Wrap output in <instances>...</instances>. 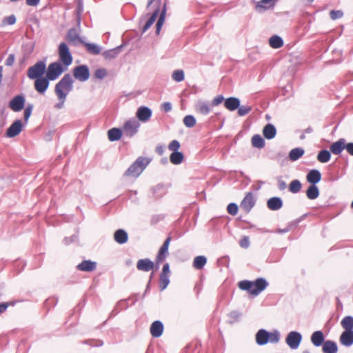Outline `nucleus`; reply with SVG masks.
Instances as JSON below:
<instances>
[{"label": "nucleus", "instance_id": "obj_1", "mask_svg": "<svg viewBox=\"0 0 353 353\" xmlns=\"http://www.w3.org/2000/svg\"><path fill=\"white\" fill-rule=\"evenodd\" d=\"M72 88V79L69 74L65 75L56 85L54 92L59 100L54 107L61 109L63 107L66 97Z\"/></svg>", "mask_w": 353, "mask_h": 353}, {"label": "nucleus", "instance_id": "obj_2", "mask_svg": "<svg viewBox=\"0 0 353 353\" xmlns=\"http://www.w3.org/2000/svg\"><path fill=\"white\" fill-rule=\"evenodd\" d=\"M239 286L242 290H248L251 294L257 295L266 288L267 282L263 279H259L254 282L243 281L239 283Z\"/></svg>", "mask_w": 353, "mask_h": 353}, {"label": "nucleus", "instance_id": "obj_3", "mask_svg": "<svg viewBox=\"0 0 353 353\" xmlns=\"http://www.w3.org/2000/svg\"><path fill=\"white\" fill-rule=\"evenodd\" d=\"M280 339V334L278 331L268 332L265 330H260L256 335V341L259 345H265L268 342L277 343Z\"/></svg>", "mask_w": 353, "mask_h": 353}, {"label": "nucleus", "instance_id": "obj_4", "mask_svg": "<svg viewBox=\"0 0 353 353\" xmlns=\"http://www.w3.org/2000/svg\"><path fill=\"white\" fill-rule=\"evenodd\" d=\"M149 163L150 160L148 159L139 157L128 168L125 174L128 176L137 177L142 173Z\"/></svg>", "mask_w": 353, "mask_h": 353}, {"label": "nucleus", "instance_id": "obj_5", "mask_svg": "<svg viewBox=\"0 0 353 353\" xmlns=\"http://www.w3.org/2000/svg\"><path fill=\"white\" fill-rule=\"evenodd\" d=\"M64 71L63 68L60 63L55 62L51 63L46 72V77L50 81H54L57 79Z\"/></svg>", "mask_w": 353, "mask_h": 353}, {"label": "nucleus", "instance_id": "obj_6", "mask_svg": "<svg viewBox=\"0 0 353 353\" xmlns=\"http://www.w3.org/2000/svg\"><path fill=\"white\" fill-rule=\"evenodd\" d=\"M45 70L46 64L43 61H39L28 69V76L32 79L41 78V76L43 74Z\"/></svg>", "mask_w": 353, "mask_h": 353}, {"label": "nucleus", "instance_id": "obj_7", "mask_svg": "<svg viewBox=\"0 0 353 353\" xmlns=\"http://www.w3.org/2000/svg\"><path fill=\"white\" fill-rule=\"evenodd\" d=\"M25 125H26V124L23 122H22L21 120H16L7 129L6 133V136L9 138H12V137L17 136L22 131L23 128Z\"/></svg>", "mask_w": 353, "mask_h": 353}, {"label": "nucleus", "instance_id": "obj_8", "mask_svg": "<svg viewBox=\"0 0 353 353\" xmlns=\"http://www.w3.org/2000/svg\"><path fill=\"white\" fill-rule=\"evenodd\" d=\"M59 54L61 61L66 66L71 64L72 58L70 53L69 48L65 43H61L59 48Z\"/></svg>", "mask_w": 353, "mask_h": 353}, {"label": "nucleus", "instance_id": "obj_9", "mask_svg": "<svg viewBox=\"0 0 353 353\" xmlns=\"http://www.w3.org/2000/svg\"><path fill=\"white\" fill-rule=\"evenodd\" d=\"M301 335L299 332H291L286 338V343L292 349H296L301 341Z\"/></svg>", "mask_w": 353, "mask_h": 353}, {"label": "nucleus", "instance_id": "obj_10", "mask_svg": "<svg viewBox=\"0 0 353 353\" xmlns=\"http://www.w3.org/2000/svg\"><path fill=\"white\" fill-rule=\"evenodd\" d=\"M139 127V123L136 119H130L125 123L123 131L126 134L132 136L137 132Z\"/></svg>", "mask_w": 353, "mask_h": 353}, {"label": "nucleus", "instance_id": "obj_11", "mask_svg": "<svg viewBox=\"0 0 353 353\" xmlns=\"http://www.w3.org/2000/svg\"><path fill=\"white\" fill-rule=\"evenodd\" d=\"M74 76L77 79L85 81L90 77L89 70L85 65L77 67L74 70Z\"/></svg>", "mask_w": 353, "mask_h": 353}, {"label": "nucleus", "instance_id": "obj_12", "mask_svg": "<svg viewBox=\"0 0 353 353\" xmlns=\"http://www.w3.org/2000/svg\"><path fill=\"white\" fill-rule=\"evenodd\" d=\"M25 104V98L21 95L14 97L9 103V107L14 112L21 110Z\"/></svg>", "mask_w": 353, "mask_h": 353}, {"label": "nucleus", "instance_id": "obj_13", "mask_svg": "<svg viewBox=\"0 0 353 353\" xmlns=\"http://www.w3.org/2000/svg\"><path fill=\"white\" fill-rule=\"evenodd\" d=\"M276 1L277 0H261L256 3L255 9L258 12H263L272 8Z\"/></svg>", "mask_w": 353, "mask_h": 353}, {"label": "nucleus", "instance_id": "obj_14", "mask_svg": "<svg viewBox=\"0 0 353 353\" xmlns=\"http://www.w3.org/2000/svg\"><path fill=\"white\" fill-rule=\"evenodd\" d=\"M254 205V199L252 193H248L242 202L241 208L245 212H249Z\"/></svg>", "mask_w": 353, "mask_h": 353}, {"label": "nucleus", "instance_id": "obj_15", "mask_svg": "<svg viewBox=\"0 0 353 353\" xmlns=\"http://www.w3.org/2000/svg\"><path fill=\"white\" fill-rule=\"evenodd\" d=\"M49 81L48 78H37L34 82L36 90L39 93H43L49 86Z\"/></svg>", "mask_w": 353, "mask_h": 353}, {"label": "nucleus", "instance_id": "obj_16", "mask_svg": "<svg viewBox=\"0 0 353 353\" xmlns=\"http://www.w3.org/2000/svg\"><path fill=\"white\" fill-rule=\"evenodd\" d=\"M170 237H168L164 242L163 245L161 246L159 251V254L157 257V263L162 262L167 256L168 252V247L170 242Z\"/></svg>", "mask_w": 353, "mask_h": 353}, {"label": "nucleus", "instance_id": "obj_17", "mask_svg": "<svg viewBox=\"0 0 353 353\" xmlns=\"http://www.w3.org/2000/svg\"><path fill=\"white\" fill-rule=\"evenodd\" d=\"M240 105V100L236 97H230L225 100L224 105L230 111L236 110Z\"/></svg>", "mask_w": 353, "mask_h": 353}, {"label": "nucleus", "instance_id": "obj_18", "mask_svg": "<svg viewBox=\"0 0 353 353\" xmlns=\"http://www.w3.org/2000/svg\"><path fill=\"white\" fill-rule=\"evenodd\" d=\"M151 114V110L146 107H141L137 112V117L141 121H148L150 118Z\"/></svg>", "mask_w": 353, "mask_h": 353}, {"label": "nucleus", "instance_id": "obj_19", "mask_svg": "<svg viewBox=\"0 0 353 353\" xmlns=\"http://www.w3.org/2000/svg\"><path fill=\"white\" fill-rule=\"evenodd\" d=\"M340 342L345 346L353 344V332L344 331L340 336Z\"/></svg>", "mask_w": 353, "mask_h": 353}, {"label": "nucleus", "instance_id": "obj_20", "mask_svg": "<svg viewBox=\"0 0 353 353\" xmlns=\"http://www.w3.org/2000/svg\"><path fill=\"white\" fill-rule=\"evenodd\" d=\"M137 268L142 271H149L154 268V263L150 259H141L137 262Z\"/></svg>", "mask_w": 353, "mask_h": 353}, {"label": "nucleus", "instance_id": "obj_21", "mask_svg": "<svg viewBox=\"0 0 353 353\" xmlns=\"http://www.w3.org/2000/svg\"><path fill=\"white\" fill-rule=\"evenodd\" d=\"M163 330V324L160 321H157L152 324L150 332L154 337H159L162 334Z\"/></svg>", "mask_w": 353, "mask_h": 353}, {"label": "nucleus", "instance_id": "obj_22", "mask_svg": "<svg viewBox=\"0 0 353 353\" xmlns=\"http://www.w3.org/2000/svg\"><path fill=\"white\" fill-rule=\"evenodd\" d=\"M345 147V141L343 139L333 143L330 146L331 152L334 154H340Z\"/></svg>", "mask_w": 353, "mask_h": 353}, {"label": "nucleus", "instance_id": "obj_23", "mask_svg": "<svg viewBox=\"0 0 353 353\" xmlns=\"http://www.w3.org/2000/svg\"><path fill=\"white\" fill-rule=\"evenodd\" d=\"M341 325L345 331L353 332V317L351 316H347L344 317Z\"/></svg>", "mask_w": 353, "mask_h": 353}, {"label": "nucleus", "instance_id": "obj_24", "mask_svg": "<svg viewBox=\"0 0 353 353\" xmlns=\"http://www.w3.org/2000/svg\"><path fill=\"white\" fill-rule=\"evenodd\" d=\"M337 350V345L333 341H327L323 345V352L324 353H336Z\"/></svg>", "mask_w": 353, "mask_h": 353}, {"label": "nucleus", "instance_id": "obj_25", "mask_svg": "<svg viewBox=\"0 0 353 353\" xmlns=\"http://www.w3.org/2000/svg\"><path fill=\"white\" fill-rule=\"evenodd\" d=\"M324 340V336L321 331L314 332L311 336V341L315 346H320Z\"/></svg>", "mask_w": 353, "mask_h": 353}, {"label": "nucleus", "instance_id": "obj_26", "mask_svg": "<svg viewBox=\"0 0 353 353\" xmlns=\"http://www.w3.org/2000/svg\"><path fill=\"white\" fill-rule=\"evenodd\" d=\"M67 38L70 42L74 45H77L82 42L80 37H79L77 31L74 29H71L69 30Z\"/></svg>", "mask_w": 353, "mask_h": 353}, {"label": "nucleus", "instance_id": "obj_27", "mask_svg": "<svg viewBox=\"0 0 353 353\" xmlns=\"http://www.w3.org/2000/svg\"><path fill=\"white\" fill-rule=\"evenodd\" d=\"M263 134L266 139H272L275 137L276 128L273 125L268 124L264 127Z\"/></svg>", "mask_w": 353, "mask_h": 353}, {"label": "nucleus", "instance_id": "obj_28", "mask_svg": "<svg viewBox=\"0 0 353 353\" xmlns=\"http://www.w3.org/2000/svg\"><path fill=\"white\" fill-rule=\"evenodd\" d=\"M321 176V173L318 170H314L308 173L307 179L310 183L314 184L320 181Z\"/></svg>", "mask_w": 353, "mask_h": 353}, {"label": "nucleus", "instance_id": "obj_29", "mask_svg": "<svg viewBox=\"0 0 353 353\" xmlns=\"http://www.w3.org/2000/svg\"><path fill=\"white\" fill-rule=\"evenodd\" d=\"M96 263L90 261H84L78 265V268L82 271L90 272L95 269Z\"/></svg>", "mask_w": 353, "mask_h": 353}, {"label": "nucleus", "instance_id": "obj_30", "mask_svg": "<svg viewBox=\"0 0 353 353\" xmlns=\"http://www.w3.org/2000/svg\"><path fill=\"white\" fill-rule=\"evenodd\" d=\"M114 237L119 243H124L128 241V234L123 230L116 231Z\"/></svg>", "mask_w": 353, "mask_h": 353}, {"label": "nucleus", "instance_id": "obj_31", "mask_svg": "<svg viewBox=\"0 0 353 353\" xmlns=\"http://www.w3.org/2000/svg\"><path fill=\"white\" fill-rule=\"evenodd\" d=\"M268 206L272 210H279L282 206V201L279 198H272L268 201Z\"/></svg>", "mask_w": 353, "mask_h": 353}, {"label": "nucleus", "instance_id": "obj_32", "mask_svg": "<svg viewBox=\"0 0 353 353\" xmlns=\"http://www.w3.org/2000/svg\"><path fill=\"white\" fill-rule=\"evenodd\" d=\"M269 43L273 48H279L283 45V41L280 37L275 35L270 39Z\"/></svg>", "mask_w": 353, "mask_h": 353}, {"label": "nucleus", "instance_id": "obj_33", "mask_svg": "<svg viewBox=\"0 0 353 353\" xmlns=\"http://www.w3.org/2000/svg\"><path fill=\"white\" fill-rule=\"evenodd\" d=\"M207 259L203 256H199L194 258L193 261V266L196 269H201L205 265Z\"/></svg>", "mask_w": 353, "mask_h": 353}, {"label": "nucleus", "instance_id": "obj_34", "mask_svg": "<svg viewBox=\"0 0 353 353\" xmlns=\"http://www.w3.org/2000/svg\"><path fill=\"white\" fill-rule=\"evenodd\" d=\"M108 135L110 141H117L121 138V131L118 128H112L108 131Z\"/></svg>", "mask_w": 353, "mask_h": 353}, {"label": "nucleus", "instance_id": "obj_35", "mask_svg": "<svg viewBox=\"0 0 353 353\" xmlns=\"http://www.w3.org/2000/svg\"><path fill=\"white\" fill-rule=\"evenodd\" d=\"M306 194L310 199L317 198L319 194L318 188L314 185H310L307 190Z\"/></svg>", "mask_w": 353, "mask_h": 353}, {"label": "nucleus", "instance_id": "obj_36", "mask_svg": "<svg viewBox=\"0 0 353 353\" xmlns=\"http://www.w3.org/2000/svg\"><path fill=\"white\" fill-rule=\"evenodd\" d=\"M170 161L173 164H179L181 163L183 160V155L180 152H174L171 154L170 155Z\"/></svg>", "mask_w": 353, "mask_h": 353}, {"label": "nucleus", "instance_id": "obj_37", "mask_svg": "<svg viewBox=\"0 0 353 353\" xmlns=\"http://www.w3.org/2000/svg\"><path fill=\"white\" fill-rule=\"evenodd\" d=\"M304 154V150L301 148H294L290 152L289 157L292 161H296Z\"/></svg>", "mask_w": 353, "mask_h": 353}, {"label": "nucleus", "instance_id": "obj_38", "mask_svg": "<svg viewBox=\"0 0 353 353\" xmlns=\"http://www.w3.org/2000/svg\"><path fill=\"white\" fill-rule=\"evenodd\" d=\"M165 14H166V9H165V6H164L163 9L161 11V13L159 18V20L157 23V34H159L161 30V27L165 21Z\"/></svg>", "mask_w": 353, "mask_h": 353}, {"label": "nucleus", "instance_id": "obj_39", "mask_svg": "<svg viewBox=\"0 0 353 353\" xmlns=\"http://www.w3.org/2000/svg\"><path fill=\"white\" fill-rule=\"evenodd\" d=\"M252 143L254 147L261 148L263 147L265 141L260 135H254L252 139Z\"/></svg>", "mask_w": 353, "mask_h": 353}, {"label": "nucleus", "instance_id": "obj_40", "mask_svg": "<svg viewBox=\"0 0 353 353\" xmlns=\"http://www.w3.org/2000/svg\"><path fill=\"white\" fill-rule=\"evenodd\" d=\"M159 8L156 9L152 16L150 17L148 21L146 22L145 25L143 27V31H146L150 26L154 23L157 19V17L159 14Z\"/></svg>", "mask_w": 353, "mask_h": 353}, {"label": "nucleus", "instance_id": "obj_41", "mask_svg": "<svg viewBox=\"0 0 353 353\" xmlns=\"http://www.w3.org/2000/svg\"><path fill=\"white\" fill-rule=\"evenodd\" d=\"M317 159L321 163H326L330 159V153L327 150H322L319 153Z\"/></svg>", "mask_w": 353, "mask_h": 353}, {"label": "nucleus", "instance_id": "obj_42", "mask_svg": "<svg viewBox=\"0 0 353 353\" xmlns=\"http://www.w3.org/2000/svg\"><path fill=\"white\" fill-rule=\"evenodd\" d=\"M196 110L199 112H200L201 114H207L210 111V108L209 105L206 103H204V102H199L196 105Z\"/></svg>", "mask_w": 353, "mask_h": 353}, {"label": "nucleus", "instance_id": "obj_43", "mask_svg": "<svg viewBox=\"0 0 353 353\" xmlns=\"http://www.w3.org/2000/svg\"><path fill=\"white\" fill-rule=\"evenodd\" d=\"M172 77L175 81H182L185 77L184 72L182 70H176L173 72Z\"/></svg>", "mask_w": 353, "mask_h": 353}, {"label": "nucleus", "instance_id": "obj_44", "mask_svg": "<svg viewBox=\"0 0 353 353\" xmlns=\"http://www.w3.org/2000/svg\"><path fill=\"white\" fill-rule=\"evenodd\" d=\"M168 274H163L160 275V288L161 290H165L168 285L170 281L168 279Z\"/></svg>", "mask_w": 353, "mask_h": 353}, {"label": "nucleus", "instance_id": "obj_45", "mask_svg": "<svg viewBox=\"0 0 353 353\" xmlns=\"http://www.w3.org/2000/svg\"><path fill=\"white\" fill-rule=\"evenodd\" d=\"M301 188V183L298 180H294L290 185V190L293 193L298 192Z\"/></svg>", "mask_w": 353, "mask_h": 353}, {"label": "nucleus", "instance_id": "obj_46", "mask_svg": "<svg viewBox=\"0 0 353 353\" xmlns=\"http://www.w3.org/2000/svg\"><path fill=\"white\" fill-rule=\"evenodd\" d=\"M85 46H86L88 51L93 54H97L101 51L100 48L96 44L86 43Z\"/></svg>", "mask_w": 353, "mask_h": 353}, {"label": "nucleus", "instance_id": "obj_47", "mask_svg": "<svg viewBox=\"0 0 353 353\" xmlns=\"http://www.w3.org/2000/svg\"><path fill=\"white\" fill-rule=\"evenodd\" d=\"M119 52V49L115 48V49H112V50L105 52L103 55L105 57V59H113L117 56Z\"/></svg>", "mask_w": 353, "mask_h": 353}, {"label": "nucleus", "instance_id": "obj_48", "mask_svg": "<svg viewBox=\"0 0 353 353\" xmlns=\"http://www.w3.org/2000/svg\"><path fill=\"white\" fill-rule=\"evenodd\" d=\"M183 123L187 127L191 128L195 125L196 120L192 116L188 115L184 118Z\"/></svg>", "mask_w": 353, "mask_h": 353}, {"label": "nucleus", "instance_id": "obj_49", "mask_svg": "<svg viewBox=\"0 0 353 353\" xmlns=\"http://www.w3.org/2000/svg\"><path fill=\"white\" fill-rule=\"evenodd\" d=\"M237 109H238V114L239 116L242 117V116H244V115L248 114L251 111L252 108L248 105H242V106L239 105V107Z\"/></svg>", "mask_w": 353, "mask_h": 353}, {"label": "nucleus", "instance_id": "obj_50", "mask_svg": "<svg viewBox=\"0 0 353 353\" xmlns=\"http://www.w3.org/2000/svg\"><path fill=\"white\" fill-rule=\"evenodd\" d=\"M107 74L108 71L105 68H99L94 72V77L99 79H103Z\"/></svg>", "mask_w": 353, "mask_h": 353}, {"label": "nucleus", "instance_id": "obj_51", "mask_svg": "<svg viewBox=\"0 0 353 353\" xmlns=\"http://www.w3.org/2000/svg\"><path fill=\"white\" fill-rule=\"evenodd\" d=\"M32 105H29L26 109H25V111H24V115H23V119H24V121L23 123L25 124H26L28 121V119L32 114Z\"/></svg>", "mask_w": 353, "mask_h": 353}, {"label": "nucleus", "instance_id": "obj_52", "mask_svg": "<svg viewBox=\"0 0 353 353\" xmlns=\"http://www.w3.org/2000/svg\"><path fill=\"white\" fill-rule=\"evenodd\" d=\"M180 147V143L178 141H172L168 145V149L171 151L177 152Z\"/></svg>", "mask_w": 353, "mask_h": 353}, {"label": "nucleus", "instance_id": "obj_53", "mask_svg": "<svg viewBox=\"0 0 353 353\" xmlns=\"http://www.w3.org/2000/svg\"><path fill=\"white\" fill-rule=\"evenodd\" d=\"M228 212L232 215L236 214L238 212V206L235 203H230L228 206Z\"/></svg>", "mask_w": 353, "mask_h": 353}, {"label": "nucleus", "instance_id": "obj_54", "mask_svg": "<svg viewBox=\"0 0 353 353\" xmlns=\"http://www.w3.org/2000/svg\"><path fill=\"white\" fill-rule=\"evenodd\" d=\"M16 22V17L14 15H10L4 18L3 23L5 25H12Z\"/></svg>", "mask_w": 353, "mask_h": 353}, {"label": "nucleus", "instance_id": "obj_55", "mask_svg": "<svg viewBox=\"0 0 353 353\" xmlns=\"http://www.w3.org/2000/svg\"><path fill=\"white\" fill-rule=\"evenodd\" d=\"M343 15V13L342 11L341 10H332L330 12V17L333 19V20H335V19H339L341 17H342Z\"/></svg>", "mask_w": 353, "mask_h": 353}, {"label": "nucleus", "instance_id": "obj_56", "mask_svg": "<svg viewBox=\"0 0 353 353\" xmlns=\"http://www.w3.org/2000/svg\"><path fill=\"white\" fill-rule=\"evenodd\" d=\"M223 101H224V97L222 95H219L213 99V101L212 102V105L214 106L218 105L220 103H221Z\"/></svg>", "mask_w": 353, "mask_h": 353}, {"label": "nucleus", "instance_id": "obj_57", "mask_svg": "<svg viewBox=\"0 0 353 353\" xmlns=\"http://www.w3.org/2000/svg\"><path fill=\"white\" fill-rule=\"evenodd\" d=\"M249 245L250 241L248 237L245 236L240 241V245L242 248H247L249 246Z\"/></svg>", "mask_w": 353, "mask_h": 353}, {"label": "nucleus", "instance_id": "obj_58", "mask_svg": "<svg viewBox=\"0 0 353 353\" xmlns=\"http://www.w3.org/2000/svg\"><path fill=\"white\" fill-rule=\"evenodd\" d=\"M14 62V56L13 54H10L6 61V64L7 65L10 66L13 64Z\"/></svg>", "mask_w": 353, "mask_h": 353}, {"label": "nucleus", "instance_id": "obj_59", "mask_svg": "<svg viewBox=\"0 0 353 353\" xmlns=\"http://www.w3.org/2000/svg\"><path fill=\"white\" fill-rule=\"evenodd\" d=\"M345 148H346L347 152L350 154L353 155V143H347V144L345 143Z\"/></svg>", "mask_w": 353, "mask_h": 353}, {"label": "nucleus", "instance_id": "obj_60", "mask_svg": "<svg viewBox=\"0 0 353 353\" xmlns=\"http://www.w3.org/2000/svg\"><path fill=\"white\" fill-rule=\"evenodd\" d=\"M170 272V270L169 264L168 263H165L163 265V270H162L161 274H168L169 275Z\"/></svg>", "mask_w": 353, "mask_h": 353}, {"label": "nucleus", "instance_id": "obj_61", "mask_svg": "<svg viewBox=\"0 0 353 353\" xmlns=\"http://www.w3.org/2000/svg\"><path fill=\"white\" fill-rule=\"evenodd\" d=\"M162 108L165 111V112H169L172 109V105H171V103H164L163 105H162Z\"/></svg>", "mask_w": 353, "mask_h": 353}, {"label": "nucleus", "instance_id": "obj_62", "mask_svg": "<svg viewBox=\"0 0 353 353\" xmlns=\"http://www.w3.org/2000/svg\"><path fill=\"white\" fill-rule=\"evenodd\" d=\"M40 0H26V3L30 6H36Z\"/></svg>", "mask_w": 353, "mask_h": 353}, {"label": "nucleus", "instance_id": "obj_63", "mask_svg": "<svg viewBox=\"0 0 353 353\" xmlns=\"http://www.w3.org/2000/svg\"><path fill=\"white\" fill-rule=\"evenodd\" d=\"M8 303H1L0 304V314L6 311L8 307Z\"/></svg>", "mask_w": 353, "mask_h": 353}, {"label": "nucleus", "instance_id": "obj_64", "mask_svg": "<svg viewBox=\"0 0 353 353\" xmlns=\"http://www.w3.org/2000/svg\"><path fill=\"white\" fill-rule=\"evenodd\" d=\"M157 152L159 154H162L163 153V148L162 146H159L157 148Z\"/></svg>", "mask_w": 353, "mask_h": 353}]
</instances>
